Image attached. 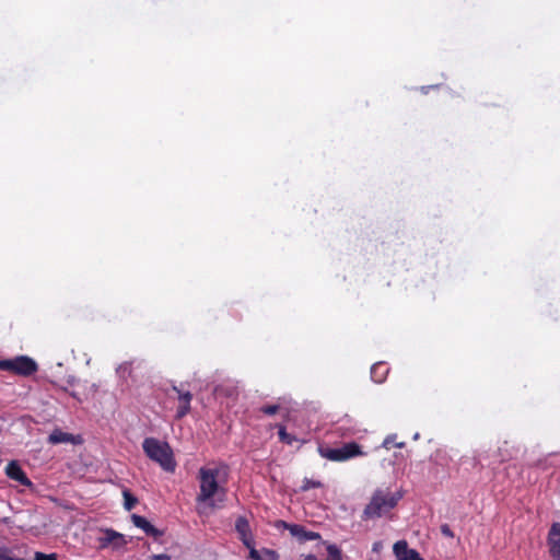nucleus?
Instances as JSON below:
<instances>
[{
  "mask_svg": "<svg viewBox=\"0 0 560 560\" xmlns=\"http://www.w3.org/2000/svg\"><path fill=\"white\" fill-rule=\"evenodd\" d=\"M401 498L402 494L398 491L392 492L388 489H376L361 514L362 521L386 516L397 506Z\"/></svg>",
  "mask_w": 560,
  "mask_h": 560,
  "instance_id": "obj_1",
  "label": "nucleus"
},
{
  "mask_svg": "<svg viewBox=\"0 0 560 560\" xmlns=\"http://www.w3.org/2000/svg\"><path fill=\"white\" fill-rule=\"evenodd\" d=\"M142 448L148 458L158 463L163 470L167 472L175 471L176 460L173 450L167 442L155 438H145L142 442Z\"/></svg>",
  "mask_w": 560,
  "mask_h": 560,
  "instance_id": "obj_2",
  "label": "nucleus"
},
{
  "mask_svg": "<svg viewBox=\"0 0 560 560\" xmlns=\"http://www.w3.org/2000/svg\"><path fill=\"white\" fill-rule=\"evenodd\" d=\"M220 470L218 468L201 467L198 472L199 479V493L197 494V502L209 503L214 506L213 498L217 494L225 495L224 488L220 487L218 482Z\"/></svg>",
  "mask_w": 560,
  "mask_h": 560,
  "instance_id": "obj_3",
  "label": "nucleus"
},
{
  "mask_svg": "<svg viewBox=\"0 0 560 560\" xmlns=\"http://www.w3.org/2000/svg\"><path fill=\"white\" fill-rule=\"evenodd\" d=\"M318 453L323 458L331 462H346L363 454L361 446L357 442H349L334 448L320 445Z\"/></svg>",
  "mask_w": 560,
  "mask_h": 560,
  "instance_id": "obj_4",
  "label": "nucleus"
},
{
  "mask_svg": "<svg viewBox=\"0 0 560 560\" xmlns=\"http://www.w3.org/2000/svg\"><path fill=\"white\" fill-rule=\"evenodd\" d=\"M0 370L27 377L38 371V364L27 355H18L13 359L0 360Z\"/></svg>",
  "mask_w": 560,
  "mask_h": 560,
  "instance_id": "obj_5",
  "label": "nucleus"
},
{
  "mask_svg": "<svg viewBox=\"0 0 560 560\" xmlns=\"http://www.w3.org/2000/svg\"><path fill=\"white\" fill-rule=\"evenodd\" d=\"M172 389L177 394L178 407L176 410V419H183L190 412V402L192 394L189 390H184L183 385H173Z\"/></svg>",
  "mask_w": 560,
  "mask_h": 560,
  "instance_id": "obj_6",
  "label": "nucleus"
},
{
  "mask_svg": "<svg viewBox=\"0 0 560 560\" xmlns=\"http://www.w3.org/2000/svg\"><path fill=\"white\" fill-rule=\"evenodd\" d=\"M281 524L290 532L291 536L296 538L299 542H305L308 540H318L320 535L316 532L307 530L304 526L299 524H288L281 522Z\"/></svg>",
  "mask_w": 560,
  "mask_h": 560,
  "instance_id": "obj_7",
  "label": "nucleus"
},
{
  "mask_svg": "<svg viewBox=\"0 0 560 560\" xmlns=\"http://www.w3.org/2000/svg\"><path fill=\"white\" fill-rule=\"evenodd\" d=\"M5 475L8 478L18 481L24 487L33 488L34 483L32 480L26 476L22 467L16 460H11L7 467H5Z\"/></svg>",
  "mask_w": 560,
  "mask_h": 560,
  "instance_id": "obj_8",
  "label": "nucleus"
},
{
  "mask_svg": "<svg viewBox=\"0 0 560 560\" xmlns=\"http://www.w3.org/2000/svg\"><path fill=\"white\" fill-rule=\"evenodd\" d=\"M547 545L552 560H560V523H553L548 532Z\"/></svg>",
  "mask_w": 560,
  "mask_h": 560,
  "instance_id": "obj_9",
  "label": "nucleus"
},
{
  "mask_svg": "<svg viewBox=\"0 0 560 560\" xmlns=\"http://www.w3.org/2000/svg\"><path fill=\"white\" fill-rule=\"evenodd\" d=\"M394 553L397 560H424L416 549H410L406 540L394 544Z\"/></svg>",
  "mask_w": 560,
  "mask_h": 560,
  "instance_id": "obj_10",
  "label": "nucleus"
},
{
  "mask_svg": "<svg viewBox=\"0 0 560 560\" xmlns=\"http://www.w3.org/2000/svg\"><path fill=\"white\" fill-rule=\"evenodd\" d=\"M235 529L238 533L240 539L242 540L244 546L247 548H252V545H254V540L252 537L248 521L245 517H238L235 522Z\"/></svg>",
  "mask_w": 560,
  "mask_h": 560,
  "instance_id": "obj_11",
  "label": "nucleus"
},
{
  "mask_svg": "<svg viewBox=\"0 0 560 560\" xmlns=\"http://www.w3.org/2000/svg\"><path fill=\"white\" fill-rule=\"evenodd\" d=\"M131 521L136 527L141 528L148 536L156 538L162 535V532L155 528L145 517L141 515L132 514Z\"/></svg>",
  "mask_w": 560,
  "mask_h": 560,
  "instance_id": "obj_12",
  "label": "nucleus"
},
{
  "mask_svg": "<svg viewBox=\"0 0 560 560\" xmlns=\"http://www.w3.org/2000/svg\"><path fill=\"white\" fill-rule=\"evenodd\" d=\"M48 442L50 444H60V443H73L77 444L80 442V436H74L70 433L63 432L59 429L54 430L49 436Z\"/></svg>",
  "mask_w": 560,
  "mask_h": 560,
  "instance_id": "obj_13",
  "label": "nucleus"
},
{
  "mask_svg": "<svg viewBox=\"0 0 560 560\" xmlns=\"http://www.w3.org/2000/svg\"><path fill=\"white\" fill-rule=\"evenodd\" d=\"M125 544L124 536L119 533H116L113 529H107L104 533V536L100 538V547L106 548L109 545H114L115 547L121 546Z\"/></svg>",
  "mask_w": 560,
  "mask_h": 560,
  "instance_id": "obj_14",
  "label": "nucleus"
},
{
  "mask_svg": "<svg viewBox=\"0 0 560 560\" xmlns=\"http://www.w3.org/2000/svg\"><path fill=\"white\" fill-rule=\"evenodd\" d=\"M249 549L248 559L250 560H278V555L276 551L264 548L260 551L256 550L254 545Z\"/></svg>",
  "mask_w": 560,
  "mask_h": 560,
  "instance_id": "obj_15",
  "label": "nucleus"
},
{
  "mask_svg": "<svg viewBox=\"0 0 560 560\" xmlns=\"http://www.w3.org/2000/svg\"><path fill=\"white\" fill-rule=\"evenodd\" d=\"M388 369L384 363H375L371 368V377L376 383H382L385 380Z\"/></svg>",
  "mask_w": 560,
  "mask_h": 560,
  "instance_id": "obj_16",
  "label": "nucleus"
},
{
  "mask_svg": "<svg viewBox=\"0 0 560 560\" xmlns=\"http://www.w3.org/2000/svg\"><path fill=\"white\" fill-rule=\"evenodd\" d=\"M278 435H279V440L282 442V443H285L288 445H292L294 441H296L295 436L288 433L284 425H278Z\"/></svg>",
  "mask_w": 560,
  "mask_h": 560,
  "instance_id": "obj_17",
  "label": "nucleus"
},
{
  "mask_svg": "<svg viewBox=\"0 0 560 560\" xmlns=\"http://www.w3.org/2000/svg\"><path fill=\"white\" fill-rule=\"evenodd\" d=\"M122 495L125 509L131 511L138 503V499L129 490H124Z\"/></svg>",
  "mask_w": 560,
  "mask_h": 560,
  "instance_id": "obj_18",
  "label": "nucleus"
},
{
  "mask_svg": "<svg viewBox=\"0 0 560 560\" xmlns=\"http://www.w3.org/2000/svg\"><path fill=\"white\" fill-rule=\"evenodd\" d=\"M508 444L509 443L505 441L503 443V446H500L498 450L500 463L508 462L513 457V452L508 448Z\"/></svg>",
  "mask_w": 560,
  "mask_h": 560,
  "instance_id": "obj_19",
  "label": "nucleus"
},
{
  "mask_svg": "<svg viewBox=\"0 0 560 560\" xmlns=\"http://www.w3.org/2000/svg\"><path fill=\"white\" fill-rule=\"evenodd\" d=\"M395 440H396V434L386 436L385 440L383 441V447H385L386 450H390L393 446H396L399 448L405 447V445H406L405 442H395Z\"/></svg>",
  "mask_w": 560,
  "mask_h": 560,
  "instance_id": "obj_20",
  "label": "nucleus"
},
{
  "mask_svg": "<svg viewBox=\"0 0 560 560\" xmlns=\"http://www.w3.org/2000/svg\"><path fill=\"white\" fill-rule=\"evenodd\" d=\"M279 410V405H265L259 408V411L267 416L276 415Z\"/></svg>",
  "mask_w": 560,
  "mask_h": 560,
  "instance_id": "obj_21",
  "label": "nucleus"
},
{
  "mask_svg": "<svg viewBox=\"0 0 560 560\" xmlns=\"http://www.w3.org/2000/svg\"><path fill=\"white\" fill-rule=\"evenodd\" d=\"M320 487H322L320 481L305 478L303 480L302 490L307 491V490L316 489V488H320Z\"/></svg>",
  "mask_w": 560,
  "mask_h": 560,
  "instance_id": "obj_22",
  "label": "nucleus"
},
{
  "mask_svg": "<svg viewBox=\"0 0 560 560\" xmlns=\"http://www.w3.org/2000/svg\"><path fill=\"white\" fill-rule=\"evenodd\" d=\"M33 560H58L57 553L35 552Z\"/></svg>",
  "mask_w": 560,
  "mask_h": 560,
  "instance_id": "obj_23",
  "label": "nucleus"
},
{
  "mask_svg": "<svg viewBox=\"0 0 560 560\" xmlns=\"http://www.w3.org/2000/svg\"><path fill=\"white\" fill-rule=\"evenodd\" d=\"M440 530L443 536L454 538V532L452 530L448 524H442Z\"/></svg>",
  "mask_w": 560,
  "mask_h": 560,
  "instance_id": "obj_24",
  "label": "nucleus"
},
{
  "mask_svg": "<svg viewBox=\"0 0 560 560\" xmlns=\"http://www.w3.org/2000/svg\"><path fill=\"white\" fill-rule=\"evenodd\" d=\"M154 560H170V557L166 555H155Z\"/></svg>",
  "mask_w": 560,
  "mask_h": 560,
  "instance_id": "obj_25",
  "label": "nucleus"
},
{
  "mask_svg": "<svg viewBox=\"0 0 560 560\" xmlns=\"http://www.w3.org/2000/svg\"><path fill=\"white\" fill-rule=\"evenodd\" d=\"M129 368H130V366H129V364H128V363H125V364H122V365H120V366H119V371L125 372V371L129 370Z\"/></svg>",
  "mask_w": 560,
  "mask_h": 560,
  "instance_id": "obj_26",
  "label": "nucleus"
},
{
  "mask_svg": "<svg viewBox=\"0 0 560 560\" xmlns=\"http://www.w3.org/2000/svg\"><path fill=\"white\" fill-rule=\"evenodd\" d=\"M377 545H378L377 542H376V544H374L373 550L378 549V546H377Z\"/></svg>",
  "mask_w": 560,
  "mask_h": 560,
  "instance_id": "obj_27",
  "label": "nucleus"
},
{
  "mask_svg": "<svg viewBox=\"0 0 560 560\" xmlns=\"http://www.w3.org/2000/svg\"><path fill=\"white\" fill-rule=\"evenodd\" d=\"M377 545H378L377 542H376V544H374L373 550L378 549V546H377Z\"/></svg>",
  "mask_w": 560,
  "mask_h": 560,
  "instance_id": "obj_28",
  "label": "nucleus"
}]
</instances>
